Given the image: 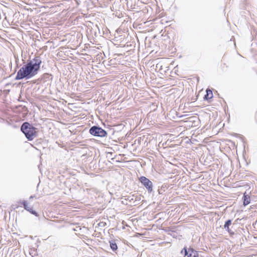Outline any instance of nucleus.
I'll use <instances>...</instances> for the list:
<instances>
[{
    "instance_id": "3",
    "label": "nucleus",
    "mask_w": 257,
    "mask_h": 257,
    "mask_svg": "<svg viewBox=\"0 0 257 257\" xmlns=\"http://www.w3.org/2000/svg\"><path fill=\"white\" fill-rule=\"evenodd\" d=\"M89 133L94 136H97L100 137H104L107 135V133L103 129L97 127L92 126L89 130Z\"/></svg>"
},
{
    "instance_id": "5",
    "label": "nucleus",
    "mask_w": 257,
    "mask_h": 257,
    "mask_svg": "<svg viewBox=\"0 0 257 257\" xmlns=\"http://www.w3.org/2000/svg\"><path fill=\"white\" fill-rule=\"evenodd\" d=\"M183 250L185 251L184 257H198L197 252L192 248L186 249L184 248Z\"/></svg>"
},
{
    "instance_id": "6",
    "label": "nucleus",
    "mask_w": 257,
    "mask_h": 257,
    "mask_svg": "<svg viewBox=\"0 0 257 257\" xmlns=\"http://www.w3.org/2000/svg\"><path fill=\"white\" fill-rule=\"evenodd\" d=\"M23 205L25 209L31 212L32 214L37 215L36 212L33 209L32 206L29 205L26 202H24L23 203Z\"/></svg>"
},
{
    "instance_id": "1",
    "label": "nucleus",
    "mask_w": 257,
    "mask_h": 257,
    "mask_svg": "<svg viewBox=\"0 0 257 257\" xmlns=\"http://www.w3.org/2000/svg\"><path fill=\"white\" fill-rule=\"evenodd\" d=\"M33 62H30L24 65L18 72L16 79L20 80L24 78L29 79L36 75L40 69L41 61L38 58H35Z\"/></svg>"
},
{
    "instance_id": "2",
    "label": "nucleus",
    "mask_w": 257,
    "mask_h": 257,
    "mask_svg": "<svg viewBox=\"0 0 257 257\" xmlns=\"http://www.w3.org/2000/svg\"><path fill=\"white\" fill-rule=\"evenodd\" d=\"M21 130L29 141L33 140L36 136V128L29 122H24L22 125Z\"/></svg>"
},
{
    "instance_id": "4",
    "label": "nucleus",
    "mask_w": 257,
    "mask_h": 257,
    "mask_svg": "<svg viewBox=\"0 0 257 257\" xmlns=\"http://www.w3.org/2000/svg\"><path fill=\"white\" fill-rule=\"evenodd\" d=\"M139 181L143 184L146 189L149 192H152L153 190V184L152 182L146 177L141 176L139 178Z\"/></svg>"
},
{
    "instance_id": "9",
    "label": "nucleus",
    "mask_w": 257,
    "mask_h": 257,
    "mask_svg": "<svg viewBox=\"0 0 257 257\" xmlns=\"http://www.w3.org/2000/svg\"><path fill=\"white\" fill-rule=\"evenodd\" d=\"M250 203V197L247 195H246L245 193L244 194V200H243V204L244 205H246Z\"/></svg>"
},
{
    "instance_id": "10",
    "label": "nucleus",
    "mask_w": 257,
    "mask_h": 257,
    "mask_svg": "<svg viewBox=\"0 0 257 257\" xmlns=\"http://www.w3.org/2000/svg\"><path fill=\"white\" fill-rule=\"evenodd\" d=\"M110 247L113 250H116L117 249V245L116 243L114 242H111L110 244Z\"/></svg>"
},
{
    "instance_id": "8",
    "label": "nucleus",
    "mask_w": 257,
    "mask_h": 257,
    "mask_svg": "<svg viewBox=\"0 0 257 257\" xmlns=\"http://www.w3.org/2000/svg\"><path fill=\"white\" fill-rule=\"evenodd\" d=\"M213 97V93L211 90L209 89L206 90V94L204 96V98L206 100L210 99Z\"/></svg>"
},
{
    "instance_id": "7",
    "label": "nucleus",
    "mask_w": 257,
    "mask_h": 257,
    "mask_svg": "<svg viewBox=\"0 0 257 257\" xmlns=\"http://www.w3.org/2000/svg\"><path fill=\"white\" fill-rule=\"evenodd\" d=\"M231 224V220H227L224 225V227L226 229V230L227 231V232L230 234V235H232L234 234V232L231 231V230L229 228V226Z\"/></svg>"
}]
</instances>
